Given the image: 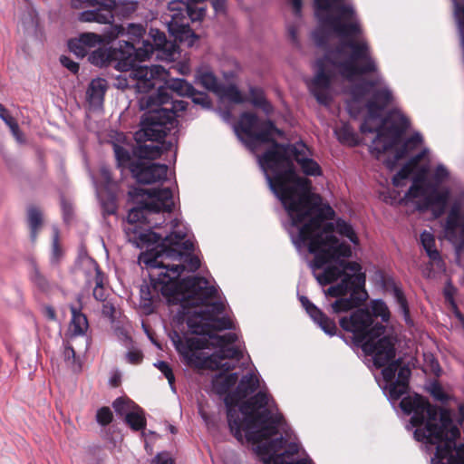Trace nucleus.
<instances>
[{
  "mask_svg": "<svg viewBox=\"0 0 464 464\" xmlns=\"http://www.w3.org/2000/svg\"><path fill=\"white\" fill-rule=\"evenodd\" d=\"M449 175L450 173L446 167L442 164H439L434 170L433 179L436 182L440 183L444 181L449 177Z\"/></svg>",
  "mask_w": 464,
  "mask_h": 464,
  "instance_id": "obj_47",
  "label": "nucleus"
},
{
  "mask_svg": "<svg viewBox=\"0 0 464 464\" xmlns=\"http://www.w3.org/2000/svg\"><path fill=\"white\" fill-rule=\"evenodd\" d=\"M204 0H171L168 4V11L165 14V22L169 34L179 43L192 46L198 38L189 27L190 22L202 19L205 8L196 6ZM217 13L225 10V0H210Z\"/></svg>",
  "mask_w": 464,
  "mask_h": 464,
  "instance_id": "obj_9",
  "label": "nucleus"
},
{
  "mask_svg": "<svg viewBox=\"0 0 464 464\" xmlns=\"http://www.w3.org/2000/svg\"><path fill=\"white\" fill-rule=\"evenodd\" d=\"M174 221H178L181 226L185 227L186 233H187V237H188L191 241V244H192V246H191V247L189 249H188V250L187 249H183L181 251V255L179 256V257L177 260H181L183 256L188 255V260H187V262H188V265H187L188 269L189 271H191V272H195L196 270H198L199 268L200 261H199L198 256H190V254L192 253V251L194 249V237L190 233V231H189L188 227H187V225L184 224V222L181 219L176 218L171 219L169 223L166 224L163 231H156V233H160L162 235H166V234L170 235L171 231H172L171 226H172ZM161 228L162 227H160L159 229H161ZM154 229L155 228H152V230L155 232Z\"/></svg>",
  "mask_w": 464,
  "mask_h": 464,
  "instance_id": "obj_21",
  "label": "nucleus"
},
{
  "mask_svg": "<svg viewBox=\"0 0 464 464\" xmlns=\"http://www.w3.org/2000/svg\"><path fill=\"white\" fill-rule=\"evenodd\" d=\"M382 367H384L382 374L386 382L384 390L387 391L388 399L391 401H398L407 392L411 369L408 366H402L401 360H395V356Z\"/></svg>",
  "mask_w": 464,
  "mask_h": 464,
  "instance_id": "obj_13",
  "label": "nucleus"
},
{
  "mask_svg": "<svg viewBox=\"0 0 464 464\" xmlns=\"http://www.w3.org/2000/svg\"><path fill=\"white\" fill-rule=\"evenodd\" d=\"M150 35L153 39V52L158 51L161 52L162 55L158 54V57L164 58L168 61H172L175 59V54L177 51V46L167 40L166 35L163 32L159 30H150Z\"/></svg>",
  "mask_w": 464,
  "mask_h": 464,
  "instance_id": "obj_23",
  "label": "nucleus"
},
{
  "mask_svg": "<svg viewBox=\"0 0 464 464\" xmlns=\"http://www.w3.org/2000/svg\"><path fill=\"white\" fill-rule=\"evenodd\" d=\"M121 72L123 74L116 79V87L121 90H135V82L133 81L134 76L131 74V69H127L126 71Z\"/></svg>",
  "mask_w": 464,
  "mask_h": 464,
  "instance_id": "obj_39",
  "label": "nucleus"
},
{
  "mask_svg": "<svg viewBox=\"0 0 464 464\" xmlns=\"http://www.w3.org/2000/svg\"><path fill=\"white\" fill-rule=\"evenodd\" d=\"M151 464H174V460L168 452H160L152 459Z\"/></svg>",
  "mask_w": 464,
  "mask_h": 464,
  "instance_id": "obj_49",
  "label": "nucleus"
},
{
  "mask_svg": "<svg viewBox=\"0 0 464 464\" xmlns=\"http://www.w3.org/2000/svg\"><path fill=\"white\" fill-rule=\"evenodd\" d=\"M68 46L70 51L75 53L78 57H84L88 53V50L81 44V42L78 41V39L69 41Z\"/></svg>",
  "mask_w": 464,
  "mask_h": 464,
  "instance_id": "obj_44",
  "label": "nucleus"
},
{
  "mask_svg": "<svg viewBox=\"0 0 464 464\" xmlns=\"http://www.w3.org/2000/svg\"><path fill=\"white\" fill-rule=\"evenodd\" d=\"M100 173H101L102 178L103 179V180L106 183L107 188L105 189H110V186L111 184V178L110 170L107 168L102 167L100 170Z\"/></svg>",
  "mask_w": 464,
  "mask_h": 464,
  "instance_id": "obj_54",
  "label": "nucleus"
},
{
  "mask_svg": "<svg viewBox=\"0 0 464 464\" xmlns=\"http://www.w3.org/2000/svg\"><path fill=\"white\" fill-rule=\"evenodd\" d=\"M299 301L311 319L328 335L334 336L337 333V326L334 320L327 317L316 305L306 296L300 295Z\"/></svg>",
  "mask_w": 464,
  "mask_h": 464,
  "instance_id": "obj_20",
  "label": "nucleus"
},
{
  "mask_svg": "<svg viewBox=\"0 0 464 464\" xmlns=\"http://www.w3.org/2000/svg\"><path fill=\"white\" fill-rule=\"evenodd\" d=\"M449 198V189L440 192L437 190L429 192L418 179L413 181L404 196L406 200L414 202L418 209H431L435 218H439L444 213Z\"/></svg>",
  "mask_w": 464,
  "mask_h": 464,
  "instance_id": "obj_12",
  "label": "nucleus"
},
{
  "mask_svg": "<svg viewBox=\"0 0 464 464\" xmlns=\"http://www.w3.org/2000/svg\"><path fill=\"white\" fill-rule=\"evenodd\" d=\"M459 202H454L443 225L445 238L455 246L458 253L464 249V212Z\"/></svg>",
  "mask_w": 464,
  "mask_h": 464,
  "instance_id": "obj_16",
  "label": "nucleus"
},
{
  "mask_svg": "<svg viewBox=\"0 0 464 464\" xmlns=\"http://www.w3.org/2000/svg\"><path fill=\"white\" fill-rule=\"evenodd\" d=\"M107 90V82L104 79H93L88 88L87 94L92 102L102 103Z\"/></svg>",
  "mask_w": 464,
  "mask_h": 464,
  "instance_id": "obj_28",
  "label": "nucleus"
},
{
  "mask_svg": "<svg viewBox=\"0 0 464 464\" xmlns=\"http://www.w3.org/2000/svg\"><path fill=\"white\" fill-rule=\"evenodd\" d=\"M452 305L454 307V314L455 316L459 319V322H462L464 321V316L463 314L458 310L456 304H454V302L452 301Z\"/></svg>",
  "mask_w": 464,
  "mask_h": 464,
  "instance_id": "obj_56",
  "label": "nucleus"
},
{
  "mask_svg": "<svg viewBox=\"0 0 464 464\" xmlns=\"http://www.w3.org/2000/svg\"><path fill=\"white\" fill-rule=\"evenodd\" d=\"M117 35H125L126 40L119 41L118 47L94 51L91 56L92 63L102 66L108 61H114L118 71H126L134 63L143 62L153 53V46L149 41H142L145 30L140 24H130L125 31L122 26H116Z\"/></svg>",
  "mask_w": 464,
  "mask_h": 464,
  "instance_id": "obj_8",
  "label": "nucleus"
},
{
  "mask_svg": "<svg viewBox=\"0 0 464 464\" xmlns=\"http://www.w3.org/2000/svg\"><path fill=\"white\" fill-rule=\"evenodd\" d=\"M60 62L63 66H64L66 69H68L72 73H77L79 71V64L78 63L72 61L70 57L62 55L60 57Z\"/></svg>",
  "mask_w": 464,
  "mask_h": 464,
  "instance_id": "obj_48",
  "label": "nucleus"
},
{
  "mask_svg": "<svg viewBox=\"0 0 464 464\" xmlns=\"http://www.w3.org/2000/svg\"><path fill=\"white\" fill-rule=\"evenodd\" d=\"M142 353L139 350H130L126 353V360L131 364H139L142 361Z\"/></svg>",
  "mask_w": 464,
  "mask_h": 464,
  "instance_id": "obj_50",
  "label": "nucleus"
},
{
  "mask_svg": "<svg viewBox=\"0 0 464 464\" xmlns=\"http://www.w3.org/2000/svg\"><path fill=\"white\" fill-rule=\"evenodd\" d=\"M235 396H228L226 403L228 407V426L239 441L257 443L266 440L282 429L284 432V417L278 412L275 401L266 389H261L246 401L237 412L231 407Z\"/></svg>",
  "mask_w": 464,
  "mask_h": 464,
  "instance_id": "obj_5",
  "label": "nucleus"
},
{
  "mask_svg": "<svg viewBox=\"0 0 464 464\" xmlns=\"http://www.w3.org/2000/svg\"><path fill=\"white\" fill-rule=\"evenodd\" d=\"M420 243L432 265L439 270H445V263L435 246L434 235L430 231L424 230L420 234Z\"/></svg>",
  "mask_w": 464,
  "mask_h": 464,
  "instance_id": "obj_24",
  "label": "nucleus"
},
{
  "mask_svg": "<svg viewBox=\"0 0 464 464\" xmlns=\"http://www.w3.org/2000/svg\"><path fill=\"white\" fill-rule=\"evenodd\" d=\"M222 117L225 121H227L229 117H230V112L229 111H224L222 112Z\"/></svg>",
  "mask_w": 464,
  "mask_h": 464,
  "instance_id": "obj_60",
  "label": "nucleus"
},
{
  "mask_svg": "<svg viewBox=\"0 0 464 464\" xmlns=\"http://www.w3.org/2000/svg\"><path fill=\"white\" fill-rule=\"evenodd\" d=\"M131 74L134 76L135 92L143 93L140 99L144 97L157 98L159 85L165 79L167 74L165 69L160 65L136 66V63L131 67ZM140 100H139V102ZM140 107V104L139 103Z\"/></svg>",
  "mask_w": 464,
  "mask_h": 464,
  "instance_id": "obj_14",
  "label": "nucleus"
},
{
  "mask_svg": "<svg viewBox=\"0 0 464 464\" xmlns=\"http://www.w3.org/2000/svg\"><path fill=\"white\" fill-rule=\"evenodd\" d=\"M7 126H8V128H9L13 137L15 139L17 143L24 144L26 142L24 135L21 131V130L19 128V125H18L16 121H12Z\"/></svg>",
  "mask_w": 464,
  "mask_h": 464,
  "instance_id": "obj_45",
  "label": "nucleus"
},
{
  "mask_svg": "<svg viewBox=\"0 0 464 464\" xmlns=\"http://www.w3.org/2000/svg\"><path fill=\"white\" fill-rule=\"evenodd\" d=\"M28 223L30 227V236L33 241L36 239L37 232L43 223L42 212L35 207H31L28 209Z\"/></svg>",
  "mask_w": 464,
  "mask_h": 464,
  "instance_id": "obj_32",
  "label": "nucleus"
},
{
  "mask_svg": "<svg viewBox=\"0 0 464 464\" xmlns=\"http://www.w3.org/2000/svg\"><path fill=\"white\" fill-rule=\"evenodd\" d=\"M365 309H369L374 322H377L376 320L381 318V324H382V323H386L390 319L389 308L387 304L380 299L372 301L369 307Z\"/></svg>",
  "mask_w": 464,
  "mask_h": 464,
  "instance_id": "obj_30",
  "label": "nucleus"
},
{
  "mask_svg": "<svg viewBox=\"0 0 464 464\" xmlns=\"http://www.w3.org/2000/svg\"><path fill=\"white\" fill-rule=\"evenodd\" d=\"M287 34H288L289 39L291 40V42L294 44H295V45L299 44L298 37H297V28L295 25L289 24L287 26Z\"/></svg>",
  "mask_w": 464,
  "mask_h": 464,
  "instance_id": "obj_51",
  "label": "nucleus"
},
{
  "mask_svg": "<svg viewBox=\"0 0 464 464\" xmlns=\"http://www.w3.org/2000/svg\"><path fill=\"white\" fill-rule=\"evenodd\" d=\"M177 96L190 97L195 104L204 108L210 106L208 96L200 92L183 79H175L166 86H160L157 98L144 97L140 99V110H148L144 119V131L150 137H160L166 130L176 129L179 112L187 109L188 102L175 98Z\"/></svg>",
  "mask_w": 464,
  "mask_h": 464,
  "instance_id": "obj_6",
  "label": "nucleus"
},
{
  "mask_svg": "<svg viewBox=\"0 0 464 464\" xmlns=\"http://www.w3.org/2000/svg\"><path fill=\"white\" fill-rule=\"evenodd\" d=\"M429 152L428 149H423L420 153L411 158L410 162L404 165L392 178V184L395 187H402L406 184L412 168L416 166Z\"/></svg>",
  "mask_w": 464,
  "mask_h": 464,
  "instance_id": "obj_25",
  "label": "nucleus"
},
{
  "mask_svg": "<svg viewBox=\"0 0 464 464\" xmlns=\"http://www.w3.org/2000/svg\"><path fill=\"white\" fill-rule=\"evenodd\" d=\"M125 421L133 430H144L146 427V419L143 410L138 405L137 409L128 414V417L125 418Z\"/></svg>",
  "mask_w": 464,
  "mask_h": 464,
  "instance_id": "obj_33",
  "label": "nucleus"
},
{
  "mask_svg": "<svg viewBox=\"0 0 464 464\" xmlns=\"http://www.w3.org/2000/svg\"><path fill=\"white\" fill-rule=\"evenodd\" d=\"M393 297L399 306L400 312L402 314L404 320L407 324L411 322L410 318V311L408 307L407 300L404 296L403 292L397 286L392 289Z\"/></svg>",
  "mask_w": 464,
  "mask_h": 464,
  "instance_id": "obj_35",
  "label": "nucleus"
},
{
  "mask_svg": "<svg viewBox=\"0 0 464 464\" xmlns=\"http://www.w3.org/2000/svg\"><path fill=\"white\" fill-rule=\"evenodd\" d=\"M78 41L81 42V44L87 49L88 47H94L101 44L102 38L101 35L94 33H85L80 35Z\"/></svg>",
  "mask_w": 464,
  "mask_h": 464,
  "instance_id": "obj_40",
  "label": "nucleus"
},
{
  "mask_svg": "<svg viewBox=\"0 0 464 464\" xmlns=\"http://www.w3.org/2000/svg\"><path fill=\"white\" fill-rule=\"evenodd\" d=\"M0 118L2 121L8 125L15 119L9 113V111L0 103Z\"/></svg>",
  "mask_w": 464,
  "mask_h": 464,
  "instance_id": "obj_52",
  "label": "nucleus"
},
{
  "mask_svg": "<svg viewBox=\"0 0 464 464\" xmlns=\"http://www.w3.org/2000/svg\"><path fill=\"white\" fill-rule=\"evenodd\" d=\"M46 314L51 320L55 319V312L52 307H46Z\"/></svg>",
  "mask_w": 464,
  "mask_h": 464,
  "instance_id": "obj_59",
  "label": "nucleus"
},
{
  "mask_svg": "<svg viewBox=\"0 0 464 464\" xmlns=\"http://www.w3.org/2000/svg\"><path fill=\"white\" fill-rule=\"evenodd\" d=\"M130 170L136 180L143 184L163 181L168 175V166L166 164H146L137 161L136 164H130Z\"/></svg>",
  "mask_w": 464,
  "mask_h": 464,
  "instance_id": "obj_19",
  "label": "nucleus"
},
{
  "mask_svg": "<svg viewBox=\"0 0 464 464\" xmlns=\"http://www.w3.org/2000/svg\"><path fill=\"white\" fill-rule=\"evenodd\" d=\"M135 192L139 196L146 195V198L127 215L128 222L133 226V242L139 247L147 248L140 257L141 262L151 269H161L157 273L150 272V284L140 286L142 305L150 309L160 294L169 304H180L188 315V327L195 335L176 343L178 352L190 366L229 372L236 367L233 362L243 359L244 351L237 343V334L220 335L212 333L233 328L232 321L224 315L223 302L207 304L208 300L216 297L218 287L197 276L179 281L185 266L164 262V259H178L183 249L191 247L185 227L174 221L170 235L152 230L160 228L166 221L165 213L169 215L173 209L172 189L137 188Z\"/></svg>",
  "mask_w": 464,
  "mask_h": 464,
  "instance_id": "obj_2",
  "label": "nucleus"
},
{
  "mask_svg": "<svg viewBox=\"0 0 464 464\" xmlns=\"http://www.w3.org/2000/svg\"><path fill=\"white\" fill-rule=\"evenodd\" d=\"M217 94L223 99H227L229 102L237 104L243 103L246 101L238 88L233 84H221Z\"/></svg>",
  "mask_w": 464,
  "mask_h": 464,
  "instance_id": "obj_31",
  "label": "nucleus"
},
{
  "mask_svg": "<svg viewBox=\"0 0 464 464\" xmlns=\"http://www.w3.org/2000/svg\"><path fill=\"white\" fill-rule=\"evenodd\" d=\"M154 366L157 367L164 374V376L167 378L169 385L173 388L175 377H174L172 369L170 368L169 363L166 362H163V361H159L154 363Z\"/></svg>",
  "mask_w": 464,
  "mask_h": 464,
  "instance_id": "obj_42",
  "label": "nucleus"
},
{
  "mask_svg": "<svg viewBox=\"0 0 464 464\" xmlns=\"http://www.w3.org/2000/svg\"><path fill=\"white\" fill-rule=\"evenodd\" d=\"M280 436L270 441L257 444L254 451L264 464H313L312 459L305 453L300 443Z\"/></svg>",
  "mask_w": 464,
  "mask_h": 464,
  "instance_id": "obj_10",
  "label": "nucleus"
},
{
  "mask_svg": "<svg viewBox=\"0 0 464 464\" xmlns=\"http://www.w3.org/2000/svg\"><path fill=\"white\" fill-rule=\"evenodd\" d=\"M430 393L432 395V397L440 401H445L448 399L447 394L444 392L441 386L436 382L431 383L429 388Z\"/></svg>",
  "mask_w": 464,
  "mask_h": 464,
  "instance_id": "obj_46",
  "label": "nucleus"
},
{
  "mask_svg": "<svg viewBox=\"0 0 464 464\" xmlns=\"http://www.w3.org/2000/svg\"><path fill=\"white\" fill-rule=\"evenodd\" d=\"M88 5H97L99 7L80 13L78 19L81 22L112 23L114 19L112 10L117 5L116 0H71V5L74 9L84 8Z\"/></svg>",
  "mask_w": 464,
  "mask_h": 464,
  "instance_id": "obj_15",
  "label": "nucleus"
},
{
  "mask_svg": "<svg viewBox=\"0 0 464 464\" xmlns=\"http://www.w3.org/2000/svg\"><path fill=\"white\" fill-rule=\"evenodd\" d=\"M314 4L318 27L313 33V39L318 47L325 48V54L316 60V73L307 82L308 88L319 103L328 105L332 100V84L337 74L353 82L358 76L372 72V80H362L351 88L346 107L354 118L366 109L367 114L360 130L362 133L376 132L370 152L392 170L400 160L422 143V136L414 132L401 142L411 123L397 107L382 118L383 111L394 102L395 98L362 36L351 0H314Z\"/></svg>",
  "mask_w": 464,
  "mask_h": 464,
  "instance_id": "obj_3",
  "label": "nucleus"
},
{
  "mask_svg": "<svg viewBox=\"0 0 464 464\" xmlns=\"http://www.w3.org/2000/svg\"><path fill=\"white\" fill-rule=\"evenodd\" d=\"M63 356L67 361L75 360V351L69 343L64 346Z\"/></svg>",
  "mask_w": 464,
  "mask_h": 464,
  "instance_id": "obj_53",
  "label": "nucleus"
},
{
  "mask_svg": "<svg viewBox=\"0 0 464 464\" xmlns=\"http://www.w3.org/2000/svg\"><path fill=\"white\" fill-rule=\"evenodd\" d=\"M196 81L205 89L218 93L222 83H219L213 72L207 69L201 68L196 73Z\"/></svg>",
  "mask_w": 464,
  "mask_h": 464,
  "instance_id": "obj_27",
  "label": "nucleus"
},
{
  "mask_svg": "<svg viewBox=\"0 0 464 464\" xmlns=\"http://www.w3.org/2000/svg\"><path fill=\"white\" fill-rule=\"evenodd\" d=\"M238 380V375L237 372L229 373V374H218L216 375L212 380V388L216 393L218 395H225L224 402H226V399L228 396H235L233 402L231 403V407H233L237 412L239 408L246 402L240 401L243 399L247 398L252 395L258 388L260 387L259 378L256 372H249L246 375H244L239 381L238 385L237 386L234 392H229L230 389L235 386ZM248 400H246L247 401ZM227 407V416L228 417V407L227 403H225Z\"/></svg>",
  "mask_w": 464,
  "mask_h": 464,
  "instance_id": "obj_11",
  "label": "nucleus"
},
{
  "mask_svg": "<svg viewBox=\"0 0 464 464\" xmlns=\"http://www.w3.org/2000/svg\"><path fill=\"white\" fill-rule=\"evenodd\" d=\"M96 194L101 203L103 216L115 214L117 210L116 196L111 189H103L96 185Z\"/></svg>",
  "mask_w": 464,
  "mask_h": 464,
  "instance_id": "obj_26",
  "label": "nucleus"
},
{
  "mask_svg": "<svg viewBox=\"0 0 464 464\" xmlns=\"http://www.w3.org/2000/svg\"><path fill=\"white\" fill-rule=\"evenodd\" d=\"M145 113L143 114L140 121V130L136 132V140L138 141H141L142 140L150 141V143L140 144L138 147L137 153L142 159H157L160 157L163 150H170L172 147V142L169 141L168 147L165 146V143H161L160 140L163 139L169 132H170L173 129L166 130L164 133L160 137H150L147 135L144 131L143 122L148 112V110H144Z\"/></svg>",
  "mask_w": 464,
  "mask_h": 464,
  "instance_id": "obj_18",
  "label": "nucleus"
},
{
  "mask_svg": "<svg viewBox=\"0 0 464 464\" xmlns=\"http://www.w3.org/2000/svg\"><path fill=\"white\" fill-rule=\"evenodd\" d=\"M113 311H114V308H113V306L111 304H110V305L109 304H104L103 305V310H102L103 314H105L107 315L108 314H112Z\"/></svg>",
  "mask_w": 464,
  "mask_h": 464,
  "instance_id": "obj_58",
  "label": "nucleus"
},
{
  "mask_svg": "<svg viewBox=\"0 0 464 464\" xmlns=\"http://www.w3.org/2000/svg\"><path fill=\"white\" fill-rule=\"evenodd\" d=\"M30 279L41 291H46L49 287L47 280L40 273L34 262H31Z\"/></svg>",
  "mask_w": 464,
  "mask_h": 464,
  "instance_id": "obj_38",
  "label": "nucleus"
},
{
  "mask_svg": "<svg viewBox=\"0 0 464 464\" xmlns=\"http://www.w3.org/2000/svg\"><path fill=\"white\" fill-rule=\"evenodd\" d=\"M114 154L118 162L119 167L128 168L130 169V164H136L131 160L130 153L125 148L120 145H114Z\"/></svg>",
  "mask_w": 464,
  "mask_h": 464,
  "instance_id": "obj_36",
  "label": "nucleus"
},
{
  "mask_svg": "<svg viewBox=\"0 0 464 464\" xmlns=\"http://www.w3.org/2000/svg\"><path fill=\"white\" fill-rule=\"evenodd\" d=\"M249 94L250 102L255 107L262 109L266 114H270L273 111V106L266 101L262 89L250 87Z\"/></svg>",
  "mask_w": 464,
  "mask_h": 464,
  "instance_id": "obj_29",
  "label": "nucleus"
},
{
  "mask_svg": "<svg viewBox=\"0 0 464 464\" xmlns=\"http://www.w3.org/2000/svg\"><path fill=\"white\" fill-rule=\"evenodd\" d=\"M400 407L411 416L406 429L413 430L426 451L434 452L431 464H464V443L457 442L460 431L450 411L438 409L418 394L403 397Z\"/></svg>",
  "mask_w": 464,
  "mask_h": 464,
  "instance_id": "obj_4",
  "label": "nucleus"
},
{
  "mask_svg": "<svg viewBox=\"0 0 464 464\" xmlns=\"http://www.w3.org/2000/svg\"><path fill=\"white\" fill-rule=\"evenodd\" d=\"M335 134L341 142L354 144L356 142V135L349 124H343L335 130Z\"/></svg>",
  "mask_w": 464,
  "mask_h": 464,
  "instance_id": "obj_37",
  "label": "nucleus"
},
{
  "mask_svg": "<svg viewBox=\"0 0 464 464\" xmlns=\"http://www.w3.org/2000/svg\"><path fill=\"white\" fill-rule=\"evenodd\" d=\"M79 267L85 278L86 286L93 288V297L98 301H104L106 299L105 277L96 261L88 256H81Z\"/></svg>",
  "mask_w": 464,
  "mask_h": 464,
  "instance_id": "obj_17",
  "label": "nucleus"
},
{
  "mask_svg": "<svg viewBox=\"0 0 464 464\" xmlns=\"http://www.w3.org/2000/svg\"><path fill=\"white\" fill-rule=\"evenodd\" d=\"M63 256V251L58 243V235L56 234L53 240L52 253H51V263L57 265Z\"/></svg>",
  "mask_w": 464,
  "mask_h": 464,
  "instance_id": "obj_43",
  "label": "nucleus"
},
{
  "mask_svg": "<svg viewBox=\"0 0 464 464\" xmlns=\"http://www.w3.org/2000/svg\"><path fill=\"white\" fill-rule=\"evenodd\" d=\"M339 324L351 334L349 341L344 336L342 338L354 348H360L365 355H371L376 368H382L396 355L394 339L384 335L385 326L374 322L369 309L359 308L342 316Z\"/></svg>",
  "mask_w": 464,
  "mask_h": 464,
  "instance_id": "obj_7",
  "label": "nucleus"
},
{
  "mask_svg": "<svg viewBox=\"0 0 464 464\" xmlns=\"http://www.w3.org/2000/svg\"><path fill=\"white\" fill-rule=\"evenodd\" d=\"M234 130L253 152L259 145L271 143L263 155H256L257 162L269 188L287 214L284 227L294 246L299 252L307 249L314 256L310 267L317 282L326 285L341 279L339 284L324 291L326 296L337 298L331 304L333 313L347 312L357 306L361 300L355 295L364 286L365 275L357 262L347 261L352 256L351 246L340 241L335 234L353 245H357L359 239L352 225L345 220L328 221L334 213L332 208L323 206L321 198L311 192L308 179L297 176L293 160L304 175H322L321 167L311 159L308 147L303 141L277 143L273 136H280L282 131L271 121H261L252 112H243Z\"/></svg>",
  "mask_w": 464,
  "mask_h": 464,
  "instance_id": "obj_1",
  "label": "nucleus"
},
{
  "mask_svg": "<svg viewBox=\"0 0 464 464\" xmlns=\"http://www.w3.org/2000/svg\"><path fill=\"white\" fill-rule=\"evenodd\" d=\"M96 420L102 426H106L112 420V412L109 407H102L97 411Z\"/></svg>",
  "mask_w": 464,
  "mask_h": 464,
  "instance_id": "obj_41",
  "label": "nucleus"
},
{
  "mask_svg": "<svg viewBox=\"0 0 464 464\" xmlns=\"http://www.w3.org/2000/svg\"><path fill=\"white\" fill-rule=\"evenodd\" d=\"M137 406L138 404L134 401L123 397L117 398L112 403L115 412L121 416H124V419L128 417L129 413H131L137 409Z\"/></svg>",
  "mask_w": 464,
  "mask_h": 464,
  "instance_id": "obj_34",
  "label": "nucleus"
},
{
  "mask_svg": "<svg viewBox=\"0 0 464 464\" xmlns=\"http://www.w3.org/2000/svg\"><path fill=\"white\" fill-rule=\"evenodd\" d=\"M291 2L294 14L297 17H301L302 12V0H289Z\"/></svg>",
  "mask_w": 464,
  "mask_h": 464,
  "instance_id": "obj_55",
  "label": "nucleus"
},
{
  "mask_svg": "<svg viewBox=\"0 0 464 464\" xmlns=\"http://www.w3.org/2000/svg\"><path fill=\"white\" fill-rule=\"evenodd\" d=\"M72 318L69 324L68 339L72 341L78 336H84L89 328V323L86 315L82 313V306L70 304Z\"/></svg>",
  "mask_w": 464,
  "mask_h": 464,
  "instance_id": "obj_22",
  "label": "nucleus"
},
{
  "mask_svg": "<svg viewBox=\"0 0 464 464\" xmlns=\"http://www.w3.org/2000/svg\"><path fill=\"white\" fill-rule=\"evenodd\" d=\"M459 424L461 425L462 422L464 421V404H460L459 406Z\"/></svg>",
  "mask_w": 464,
  "mask_h": 464,
  "instance_id": "obj_57",
  "label": "nucleus"
}]
</instances>
